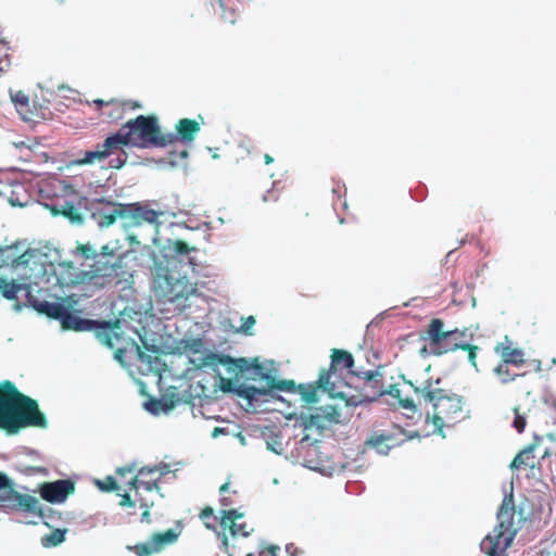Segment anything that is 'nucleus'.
<instances>
[{"instance_id": "obj_14", "label": "nucleus", "mask_w": 556, "mask_h": 556, "mask_svg": "<svg viewBox=\"0 0 556 556\" xmlns=\"http://www.w3.org/2000/svg\"><path fill=\"white\" fill-rule=\"evenodd\" d=\"M232 391L240 399L245 400L248 405L254 409L271 400L283 401V397L274 392L273 389L256 388L247 383H241L235 387Z\"/></svg>"}, {"instance_id": "obj_12", "label": "nucleus", "mask_w": 556, "mask_h": 556, "mask_svg": "<svg viewBox=\"0 0 556 556\" xmlns=\"http://www.w3.org/2000/svg\"><path fill=\"white\" fill-rule=\"evenodd\" d=\"M340 417L341 414L334 405L309 407L302 410L300 415L305 429L316 428L317 430H325L332 424H339Z\"/></svg>"}, {"instance_id": "obj_40", "label": "nucleus", "mask_w": 556, "mask_h": 556, "mask_svg": "<svg viewBox=\"0 0 556 556\" xmlns=\"http://www.w3.org/2000/svg\"><path fill=\"white\" fill-rule=\"evenodd\" d=\"M515 418L513 420V427L517 430L518 433H522L527 426L526 417L520 415L518 408H514Z\"/></svg>"}, {"instance_id": "obj_26", "label": "nucleus", "mask_w": 556, "mask_h": 556, "mask_svg": "<svg viewBox=\"0 0 556 556\" xmlns=\"http://www.w3.org/2000/svg\"><path fill=\"white\" fill-rule=\"evenodd\" d=\"M354 365V358L351 353L343 350H333L331 356L330 369L336 366H342L343 368L351 369ZM331 372V370H329Z\"/></svg>"}, {"instance_id": "obj_54", "label": "nucleus", "mask_w": 556, "mask_h": 556, "mask_svg": "<svg viewBox=\"0 0 556 556\" xmlns=\"http://www.w3.org/2000/svg\"><path fill=\"white\" fill-rule=\"evenodd\" d=\"M219 502H220L223 507H228V506H231L233 504L232 500L229 496H226V495H222L220 498H219Z\"/></svg>"}, {"instance_id": "obj_53", "label": "nucleus", "mask_w": 556, "mask_h": 556, "mask_svg": "<svg viewBox=\"0 0 556 556\" xmlns=\"http://www.w3.org/2000/svg\"><path fill=\"white\" fill-rule=\"evenodd\" d=\"M419 354H420V356H422V357H426V356H428V355H430V354H432V355H433V353L431 352V341H429V346L424 345V346L420 349Z\"/></svg>"}, {"instance_id": "obj_56", "label": "nucleus", "mask_w": 556, "mask_h": 556, "mask_svg": "<svg viewBox=\"0 0 556 556\" xmlns=\"http://www.w3.org/2000/svg\"><path fill=\"white\" fill-rule=\"evenodd\" d=\"M514 349H510L509 345H504L503 343L498 344L496 348H495V352L501 354V352H509V351H513Z\"/></svg>"}, {"instance_id": "obj_57", "label": "nucleus", "mask_w": 556, "mask_h": 556, "mask_svg": "<svg viewBox=\"0 0 556 556\" xmlns=\"http://www.w3.org/2000/svg\"><path fill=\"white\" fill-rule=\"evenodd\" d=\"M225 432H226L225 428L216 427V428H214V430L212 431V438L216 439V438H218L220 434H224Z\"/></svg>"}, {"instance_id": "obj_29", "label": "nucleus", "mask_w": 556, "mask_h": 556, "mask_svg": "<svg viewBox=\"0 0 556 556\" xmlns=\"http://www.w3.org/2000/svg\"><path fill=\"white\" fill-rule=\"evenodd\" d=\"M523 355V351L519 349H514L509 352H501L503 361H505L508 365L511 364L517 367H520L525 364Z\"/></svg>"}, {"instance_id": "obj_1", "label": "nucleus", "mask_w": 556, "mask_h": 556, "mask_svg": "<svg viewBox=\"0 0 556 556\" xmlns=\"http://www.w3.org/2000/svg\"><path fill=\"white\" fill-rule=\"evenodd\" d=\"M153 243L159 247L154 254L153 290L157 300L164 305H172L174 311L181 312L187 301L195 292L189 281V275L195 271L192 252L186 242L167 238L153 237Z\"/></svg>"}, {"instance_id": "obj_34", "label": "nucleus", "mask_w": 556, "mask_h": 556, "mask_svg": "<svg viewBox=\"0 0 556 556\" xmlns=\"http://www.w3.org/2000/svg\"><path fill=\"white\" fill-rule=\"evenodd\" d=\"M132 549L137 556H150L157 553V546H155L152 539L146 543L135 545Z\"/></svg>"}, {"instance_id": "obj_51", "label": "nucleus", "mask_w": 556, "mask_h": 556, "mask_svg": "<svg viewBox=\"0 0 556 556\" xmlns=\"http://www.w3.org/2000/svg\"><path fill=\"white\" fill-rule=\"evenodd\" d=\"M404 434H402L400 438L401 439H406V441L408 440H412V439H415V438H419V433L417 431H414V432H409V433H406L404 429L400 428Z\"/></svg>"}, {"instance_id": "obj_28", "label": "nucleus", "mask_w": 556, "mask_h": 556, "mask_svg": "<svg viewBox=\"0 0 556 556\" xmlns=\"http://www.w3.org/2000/svg\"><path fill=\"white\" fill-rule=\"evenodd\" d=\"M66 529H55L51 533L46 534L41 539V544L45 547L58 546L65 540Z\"/></svg>"}, {"instance_id": "obj_36", "label": "nucleus", "mask_w": 556, "mask_h": 556, "mask_svg": "<svg viewBox=\"0 0 556 556\" xmlns=\"http://www.w3.org/2000/svg\"><path fill=\"white\" fill-rule=\"evenodd\" d=\"M63 214L70 218L72 223L81 224L84 218L80 213L77 212L73 203L65 201L63 205Z\"/></svg>"}, {"instance_id": "obj_42", "label": "nucleus", "mask_w": 556, "mask_h": 556, "mask_svg": "<svg viewBox=\"0 0 556 556\" xmlns=\"http://www.w3.org/2000/svg\"><path fill=\"white\" fill-rule=\"evenodd\" d=\"M256 320L253 316L247 317L240 327V331L245 334H252L251 330L253 329Z\"/></svg>"}, {"instance_id": "obj_9", "label": "nucleus", "mask_w": 556, "mask_h": 556, "mask_svg": "<svg viewBox=\"0 0 556 556\" xmlns=\"http://www.w3.org/2000/svg\"><path fill=\"white\" fill-rule=\"evenodd\" d=\"M0 507L12 510H21L37 515L42 522L51 527L55 520V511L50 507H42L37 497L30 494L20 493L15 483L0 471Z\"/></svg>"}, {"instance_id": "obj_33", "label": "nucleus", "mask_w": 556, "mask_h": 556, "mask_svg": "<svg viewBox=\"0 0 556 556\" xmlns=\"http://www.w3.org/2000/svg\"><path fill=\"white\" fill-rule=\"evenodd\" d=\"M169 471H170L169 466L167 464H162L161 466L142 467L139 470L138 476L146 477V476H151L155 472H159L157 479H160L161 477L167 475Z\"/></svg>"}, {"instance_id": "obj_64", "label": "nucleus", "mask_w": 556, "mask_h": 556, "mask_svg": "<svg viewBox=\"0 0 556 556\" xmlns=\"http://www.w3.org/2000/svg\"><path fill=\"white\" fill-rule=\"evenodd\" d=\"M166 163L169 164L173 167L179 165V162L177 160L172 159V157Z\"/></svg>"}, {"instance_id": "obj_31", "label": "nucleus", "mask_w": 556, "mask_h": 556, "mask_svg": "<svg viewBox=\"0 0 556 556\" xmlns=\"http://www.w3.org/2000/svg\"><path fill=\"white\" fill-rule=\"evenodd\" d=\"M161 402L163 412L168 413L181 402V399L177 392H168L161 397Z\"/></svg>"}, {"instance_id": "obj_55", "label": "nucleus", "mask_w": 556, "mask_h": 556, "mask_svg": "<svg viewBox=\"0 0 556 556\" xmlns=\"http://www.w3.org/2000/svg\"><path fill=\"white\" fill-rule=\"evenodd\" d=\"M109 481H110V485L109 486H104L102 484V482H99V485H100L101 490L110 491V490L116 489V482L114 481V479L113 478H109Z\"/></svg>"}, {"instance_id": "obj_45", "label": "nucleus", "mask_w": 556, "mask_h": 556, "mask_svg": "<svg viewBox=\"0 0 556 556\" xmlns=\"http://www.w3.org/2000/svg\"><path fill=\"white\" fill-rule=\"evenodd\" d=\"M12 146L18 151H23V150L30 151L31 150V144L29 143V141H25V140L13 141Z\"/></svg>"}, {"instance_id": "obj_3", "label": "nucleus", "mask_w": 556, "mask_h": 556, "mask_svg": "<svg viewBox=\"0 0 556 556\" xmlns=\"http://www.w3.org/2000/svg\"><path fill=\"white\" fill-rule=\"evenodd\" d=\"M77 254L86 260H92L88 270L75 267V286H83L85 291H99L121 282L123 269V252L118 242H110L99 249L92 244L77 248Z\"/></svg>"}, {"instance_id": "obj_18", "label": "nucleus", "mask_w": 556, "mask_h": 556, "mask_svg": "<svg viewBox=\"0 0 556 556\" xmlns=\"http://www.w3.org/2000/svg\"><path fill=\"white\" fill-rule=\"evenodd\" d=\"M200 124L190 118H181L175 126V131L164 134L165 147L175 142L191 144L200 132Z\"/></svg>"}, {"instance_id": "obj_11", "label": "nucleus", "mask_w": 556, "mask_h": 556, "mask_svg": "<svg viewBox=\"0 0 556 556\" xmlns=\"http://www.w3.org/2000/svg\"><path fill=\"white\" fill-rule=\"evenodd\" d=\"M206 365H211L214 367L224 366L229 375L239 374H250L253 376H257L262 379V377L267 372L264 365L260 364L257 359H254L252 363L243 357L232 358L229 355L211 353L206 355L205 358ZM205 365V363H203Z\"/></svg>"}, {"instance_id": "obj_23", "label": "nucleus", "mask_w": 556, "mask_h": 556, "mask_svg": "<svg viewBox=\"0 0 556 556\" xmlns=\"http://www.w3.org/2000/svg\"><path fill=\"white\" fill-rule=\"evenodd\" d=\"M353 375L365 380L370 387L377 389V394L382 395L384 391L381 390L382 372L379 369L375 370H351Z\"/></svg>"}, {"instance_id": "obj_62", "label": "nucleus", "mask_w": 556, "mask_h": 556, "mask_svg": "<svg viewBox=\"0 0 556 556\" xmlns=\"http://www.w3.org/2000/svg\"><path fill=\"white\" fill-rule=\"evenodd\" d=\"M188 151L186 149L181 150L179 153H178V156L180 160H186L188 157Z\"/></svg>"}, {"instance_id": "obj_16", "label": "nucleus", "mask_w": 556, "mask_h": 556, "mask_svg": "<svg viewBox=\"0 0 556 556\" xmlns=\"http://www.w3.org/2000/svg\"><path fill=\"white\" fill-rule=\"evenodd\" d=\"M114 135H110L102 142L97 144L94 150H88L83 153L80 159L75 161L76 165H88L94 163H102L110 156L114 155L119 149V144L116 141Z\"/></svg>"}, {"instance_id": "obj_10", "label": "nucleus", "mask_w": 556, "mask_h": 556, "mask_svg": "<svg viewBox=\"0 0 556 556\" xmlns=\"http://www.w3.org/2000/svg\"><path fill=\"white\" fill-rule=\"evenodd\" d=\"M444 323L434 318L430 321L426 334H421L422 341H431V352L433 355H443L456 350L469 349V341L472 334H467V329L464 330H447L444 331Z\"/></svg>"}, {"instance_id": "obj_17", "label": "nucleus", "mask_w": 556, "mask_h": 556, "mask_svg": "<svg viewBox=\"0 0 556 556\" xmlns=\"http://www.w3.org/2000/svg\"><path fill=\"white\" fill-rule=\"evenodd\" d=\"M62 328L65 330H74V331H91L96 329H102L106 337H109V331H113L109 324L100 323L94 319L83 318L72 312L70 308L62 320ZM106 343L112 348L113 343L110 341V338L106 339Z\"/></svg>"}, {"instance_id": "obj_48", "label": "nucleus", "mask_w": 556, "mask_h": 556, "mask_svg": "<svg viewBox=\"0 0 556 556\" xmlns=\"http://www.w3.org/2000/svg\"><path fill=\"white\" fill-rule=\"evenodd\" d=\"M279 547L277 546H269L260 552V556H277V551Z\"/></svg>"}, {"instance_id": "obj_46", "label": "nucleus", "mask_w": 556, "mask_h": 556, "mask_svg": "<svg viewBox=\"0 0 556 556\" xmlns=\"http://www.w3.org/2000/svg\"><path fill=\"white\" fill-rule=\"evenodd\" d=\"M237 530H238V535H241L243 538H248L251 532L253 531V529H250L248 530V526L245 522H242V523H237Z\"/></svg>"}, {"instance_id": "obj_22", "label": "nucleus", "mask_w": 556, "mask_h": 556, "mask_svg": "<svg viewBox=\"0 0 556 556\" xmlns=\"http://www.w3.org/2000/svg\"><path fill=\"white\" fill-rule=\"evenodd\" d=\"M220 527L224 530H229L232 538H236L238 534L237 530V519H241L244 517V513L238 509H222L220 511Z\"/></svg>"}, {"instance_id": "obj_61", "label": "nucleus", "mask_w": 556, "mask_h": 556, "mask_svg": "<svg viewBox=\"0 0 556 556\" xmlns=\"http://www.w3.org/2000/svg\"><path fill=\"white\" fill-rule=\"evenodd\" d=\"M229 491V483L226 482L224 483L220 488H219V492L222 495H225V493H227Z\"/></svg>"}, {"instance_id": "obj_39", "label": "nucleus", "mask_w": 556, "mask_h": 556, "mask_svg": "<svg viewBox=\"0 0 556 556\" xmlns=\"http://www.w3.org/2000/svg\"><path fill=\"white\" fill-rule=\"evenodd\" d=\"M143 407L147 412H149L152 415H159L161 412H163L161 399L160 400H154V399L148 400L144 402Z\"/></svg>"}, {"instance_id": "obj_30", "label": "nucleus", "mask_w": 556, "mask_h": 556, "mask_svg": "<svg viewBox=\"0 0 556 556\" xmlns=\"http://www.w3.org/2000/svg\"><path fill=\"white\" fill-rule=\"evenodd\" d=\"M493 372L500 378L503 384L514 381L517 374H510L508 369V364L505 361H502L494 369Z\"/></svg>"}, {"instance_id": "obj_13", "label": "nucleus", "mask_w": 556, "mask_h": 556, "mask_svg": "<svg viewBox=\"0 0 556 556\" xmlns=\"http://www.w3.org/2000/svg\"><path fill=\"white\" fill-rule=\"evenodd\" d=\"M402 434L404 433L400 427L377 430L366 439L364 445L366 448L374 450L380 456H387L393 448L406 442V439L400 438Z\"/></svg>"}, {"instance_id": "obj_50", "label": "nucleus", "mask_w": 556, "mask_h": 556, "mask_svg": "<svg viewBox=\"0 0 556 556\" xmlns=\"http://www.w3.org/2000/svg\"><path fill=\"white\" fill-rule=\"evenodd\" d=\"M121 505L122 506L132 507V506H135V503L131 500L129 494H124L123 497H122V501H121Z\"/></svg>"}, {"instance_id": "obj_43", "label": "nucleus", "mask_w": 556, "mask_h": 556, "mask_svg": "<svg viewBox=\"0 0 556 556\" xmlns=\"http://www.w3.org/2000/svg\"><path fill=\"white\" fill-rule=\"evenodd\" d=\"M11 98L14 103L20 105H27L29 102L28 96L23 91H17L15 94H12Z\"/></svg>"}, {"instance_id": "obj_58", "label": "nucleus", "mask_w": 556, "mask_h": 556, "mask_svg": "<svg viewBox=\"0 0 556 556\" xmlns=\"http://www.w3.org/2000/svg\"><path fill=\"white\" fill-rule=\"evenodd\" d=\"M213 515V509L211 507H206L205 509H203L202 514H201V518L202 519H205V518H208Z\"/></svg>"}, {"instance_id": "obj_8", "label": "nucleus", "mask_w": 556, "mask_h": 556, "mask_svg": "<svg viewBox=\"0 0 556 556\" xmlns=\"http://www.w3.org/2000/svg\"><path fill=\"white\" fill-rule=\"evenodd\" d=\"M113 135L119 147L142 149L165 147L164 134L161 132L157 118L152 115H139L135 119L128 121Z\"/></svg>"}, {"instance_id": "obj_6", "label": "nucleus", "mask_w": 556, "mask_h": 556, "mask_svg": "<svg viewBox=\"0 0 556 556\" xmlns=\"http://www.w3.org/2000/svg\"><path fill=\"white\" fill-rule=\"evenodd\" d=\"M410 386L416 394H419L426 403L432 405V424L435 431L442 438H445L443 428L453 426L460 420L463 397L457 394H447L445 390L440 388H432L431 380H426L422 387H415L413 383Z\"/></svg>"}, {"instance_id": "obj_63", "label": "nucleus", "mask_w": 556, "mask_h": 556, "mask_svg": "<svg viewBox=\"0 0 556 556\" xmlns=\"http://www.w3.org/2000/svg\"><path fill=\"white\" fill-rule=\"evenodd\" d=\"M170 226L178 229H192L191 227H188L186 224H172Z\"/></svg>"}, {"instance_id": "obj_2", "label": "nucleus", "mask_w": 556, "mask_h": 556, "mask_svg": "<svg viewBox=\"0 0 556 556\" xmlns=\"http://www.w3.org/2000/svg\"><path fill=\"white\" fill-rule=\"evenodd\" d=\"M1 258L3 266L11 268L17 280L29 283V288L75 286V266L60 262L61 255L55 248H26L25 243L16 242L1 249Z\"/></svg>"}, {"instance_id": "obj_5", "label": "nucleus", "mask_w": 556, "mask_h": 556, "mask_svg": "<svg viewBox=\"0 0 556 556\" xmlns=\"http://www.w3.org/2000/svg\"><path fill=\"white\" fill-rule=\"evenodd\" d=\"M163 212L149 207V204L135 202L128 204L106 201L104 198L96 199L91 212V218L103 228L119 223L126 231L149 224L157 230L161 223L159 217Z\"/></svg>"}, {"instance_id": "obj_37", "label": "nucleus", "mask_w": 556, "mask_h": 556, "mask_svg": "<svg viewBox=\"0 0 556 556\" xmlns=\"http://www.w3.org/2000/svg\"><path fill=\"white\" fill-rule=\"evenodd\" d=\"M157 481L159 479H154V480H151V481H144L142 479H139L138 477L134 478L131 481H130V485L132 489H144L147 491H152L154 489H159L157 486Z\"/></svg>"}, {"instance_id": "obj_7", "label": "nucleus", "mask_w": 556, "mask_h": 556, "mask_svg": "<svg viewBox=\"0 0 556 556\" xmlns=\"http://www.w3.org/2000/svg\"><path fill=\"white\" fill-rule=\"evenodd\" d=\"M497 526L480 543V549L486 556H505L519 527L515 525V504L513 493L505 495L496 515Z\"/></svg>"}, {"instance_id": "obj_35", "label": "nucleus", "mask_w": 556, "mask_h": 556, "mask_svg": "<svg viewBox=\"0 0 556 556\" xmlns=\"http://www.w3.org/2000/svg\"><path fill=\"white\" fill-rule=\"evenodd\" d=\"M109 159V167L119 169L126 164L128 156L123 150V147H121V149Z\"/></svg>"}, {"instance_id": "obj_41", "label": "nucleus", "mask_w": 556, "mask_h": 556, "mask_svg": "<svg viewBox=\"0 0 556 556\" xmlns=\"http://www.w3.org/2000/svg\"><path fill=\"white\" fill-rule=\"evenodd\" d=\"M218 2H219V5H220V8H222V10H223L222 18H223L225 22H228V23H230V24H235V23H236V16H237V14H236L235 10H227V9L225 8L224 2H223L222 0H218Z\"/></svg>"}, {"instance_id": "obj_20", "label": "nucleus", "mask_w": 556, "mask_h": 556, "mask_svg": "<svg viewBox=\"0 0 556 556\" xmlns=\"http://www.w3.org/2000/svg\"><path fill=\"white\" fill-rule=\"evenodd\" d=\"M330 371L323 372L317 380V387H314L313 384H300L295 388V391L301 395L303 402L307 404L317 403L319 402V390L328 392L330 395H334L336 384L330 381Z\"/></svg>"}, {"instance_id": "obj_47", "label": "nucleus", "mask_w": 556, "mask_h": 556, "mask_svg": "<svg viewBox=\"0 0 556 556\" xmlns=\"http://www.w3.org/2000/svg\"><path fill=\"white\" fill-rule=\"evenodd\" d=\"M523 453H519L516 455V457L514 458L513 463H511V468H516V469H519L521 466L523 465H527L525 459H523Z\"/></svg>"}, {"instance_id": "obj_4", "label": "nucleus", "mask_w": 556, "mask_h": 556, "mask_svg": "<svg viewBox=\"0 0 556 556\" xmlns=\"http://www.w3.org/2000/svg\"><path fill=\"white\" fill-rule=\"evenodd\" d=\"M26 427L46 429L48 420L37 402L22 394L13 382H0V428L15 434Z\"/></svg>"}, {"instance_id": "obj_32", "label": "nucleus", "mask_w": 556, "mask_h": 556, "mask_svg": "<svg viewBox=\"0 0 556 556\" xmlns=\"http://www.w3.org/2000/svg\"><path fill=\"white\" fill-rule=\"evenodd\" d=\"M68 311V307L65 306L62 303H52L51 308L48 311L47 316L50 318H53L55 320H59L62 325V320H64V317Z\"/></svg>"}, {"instance_id": "obj_38", "label": "nucleus", "mask_w": 556, "mask_h": 556, "mask_svg": "<svg viewBox=\"0 0 556 556\" xmlns=\"http://www.w3.org/2000/svg\"><path fill=\"white\" fill-rule=\"evenodd\" d=\"M28 299V302L30 303V305L37 311L39 312L40 314H43L47 316L48 314V311L51 308V304L52 302H48V301H38L36 299H33V295L30 294L29 296H27Z\"/></svg>"}, {"instance_id": "obj_44", "label": "nucleus", "mask_w": 556, "mask_h": 556, "mask_svg": "<svg viewBox=\"0 0 556 556\" xmlns=\"http://www.w3.org/2000/svg\"><path fill=\"white\" fill-rule=\"evenodd\" d=\"M464 350L468 351V361L478 370L477 362H476L478 348L470 344L469 349H464Z\"/></svg>"}, {"instance_id": "obj_52", "label": "nucleus", "mask_w": 556, "mask_h": 556, "mask_svg": "<svg viewBox=\"0 0 556 556\" xmlns=\"http://www.w3.org/2000/svg\"><path fill=\"white\" fill-rule=\"evenodd\" d=\"M401 403L404 408L414 409V410L416 409V405H415L414 401L410 399H405Z\"/></svg>"}, {"instance_id": "obj_27", "label": "nucleus", "mask_w": 556, "mask_h": 556, "mask_svg": "<svg viewBox=\"0 0 556 556\" xmlns=\"http://www.w3.org/2000/svg\"><path fill=\"white\" fill-rule=\"evenodd\" d=\"M177 538L178 533L169 529L163 533H154L151 539L155 546H157V552H160L165 545L174 543Z\"/></svg>"}, {"instance_id": "obj_15", "label": "nucleus", "mask_w": 556, "mask_h": 556, "mask_svg": "<svg viewBox=\"0 0 556 556\" xmlns=\"http://www.w3.org/2000/svg\"><path fill=\"white\" fill-rule=\"evenodd\" d=\"M179 349L188 355L189 363L192 364L195 368H208L217 375H220L219 367L202 364L207 362L204 359L206 358V355L213 352L204 348V342L201 338L182 339L179 342Z\"/></svg>"}, {"instance_id": "obj_19", "label": "nucleus", "mask_w": 556, "mask_h": 556, "mask_svg": "<svg viewBox=\"0 0 556 556\" xmlns=\"http://www.w3.org/2000/svg\"><path fill=\"white\" fill-rule=\"evenodd\" d=\"M75 491L71 480L60 479L52 482H45L40 486L41 497L52 504H60L66 501L68 495Z\"/></svg>"}, {"instance_id": "obj_25", "label": "nucleus", "mask_w": 556, "mask_h": 556, "mask_svg": "<svg viewBox=\"0 0 556 556\" xmlns=\"http://www.w3.org/2000/svg\"><path fill=\"white\" fill-rule=\"evenodd\" d=\"M264 440L266 443V447L268 451L277 454L282 455L285 452V445L282 442V435L278 431L269 430L267 432L263 433Z\"/></svg>"}, {"instance_id": "obj_49", "label": "nucleus", "mask_w": 556, "mask_h": 556, "mask_svg": "<svg viewBox=\"0 0 556 556\" xmlns=\"http://www.w3.org/2000/svg\"><path fill=\"white\" fill-rule=\"evenodd\" d=\"M222 547L223 549L229 555V556H233V554L231 553L230 548H229V544H228V538L225 533H223V536H222Z\"/></svg>"}, {"instance_id": "obj_24", "label": "nucleus", "mask_w": 556, "mask_h": 556, "mask_svg": "<svg viewBox=\"0 0 556 556\" xmlns=\"http://www.w3.org/2000/svg\"><path fill=\"white\" fill-rule=\"evenodd\" d=\"M262 379L266 381V389H273L276 393L278 391L295 392L296 384L293 380H277L269 371Z\"/></svg>"}, {"instance_id": "obj_60", "label": "nucleus", "mask_w": 556, "mask_h": 556, "mask_svg": "<svg viewBox=\"0 0 556 556\" xmlns=\"http://www.w3.org/2000/svg\"><path fill=\"white\" fill-rule=\"evenodd\" d=\"M140 520L142 522H149L150 521V513H149L148 508L142 513Z\"/></svg>"}, {"instance_id": "obj_21", "label": "nucleus", "mask_w": 556, "mask_h": 556, "mask_svg": "<svg viewBox=\"0 0 556 556\" xmlns=\"http://www.w3.org/2000/svg\"><path fill=\"white\" fill-rule=\"evenodd\" d=\"M24 291L26 296H29L33 292V288H29V283L21 280L12 279L9 281L5 278H0V292L7 300L17 299V293Z\"/></svg>"}, {"instance_id": "obj_59", "label": "nucleus", "mask_w": 556, "mask_h": 556, "mask_svg": "<svg viewBox=\"0 0 556 556\" xmlns=\"http://www.w3.org/2000/svg\"><path fill=\"white\" fill-rule=\"evenodd\" d=\"M132 471V467L131 466H128V467H121V468H117L116 472L118 475H125L126 472H131Z\"/></svg>"}]
</instances>
